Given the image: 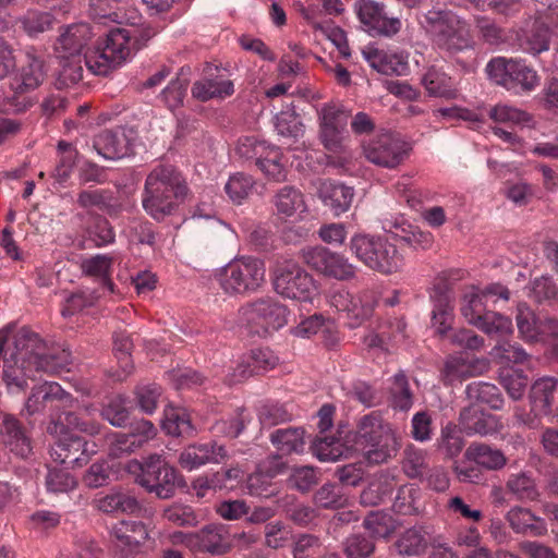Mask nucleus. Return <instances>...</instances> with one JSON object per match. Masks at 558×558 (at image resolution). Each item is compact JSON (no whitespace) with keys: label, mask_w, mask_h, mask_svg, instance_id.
<instances>
[{"label":"nucleus","mask_w":558,"mask_h":558,"mask_svg":"<svg viewBox=\"0 0 558 558\" xmlns=\"http://www.w3.org/2000/svg\"><path fill=\"white\" fill-rule=\"evenodd\" d=\"M304 434L299 427L279 428L270 435V440L282 454L300 453L305 447Z\"/></svg>","instance_id":"48"},{"label":"nucleus","mask_w":558,"mask_h":558,"mask_svg":"<svg viewBox=\"0 0 558 558\" xmlns=\"http://www.w3.org/2000/svg\"><path fill=\"white\" fill-rule=\"evenodd\" d=\"M488 363L484 359H469L464 355H449L440 369L445 385H453L486 372Z\"/></svg>","instance_id":"26"},{"label":"nucleus","mask_w":558,"mask_h":558,"mask_svg":"<svg viewBox=\"0 0 558 558\" xmlns=\"http://www.w3.org/2000/svg\"><path fill=\"white\" fill-rule=\"evenodd\" d=\"M459 424L468 436H487L499 432L502 427L500 418L484 411L478 404L471 403L461 410Z\"/></svg>","instance_id":"24"},{"label":"nucleus","mask_w":558,"mask_h":558,"mask_svg":"<svg viewBox=\"0 0 558 558\" xmlns=\"http://www.w3.org/2000/svg\"><path fill=\"white\" fill-rule=\"evenodd\" d=\"M323 550L320 538L313 534H299L292 546L293 558H317Z\"/></svg>","instance_id":"64"},{"label":"nucleus","mask_w":558,"mask_h":558,"mask_svg":"<svg viewBox=\"0 0 558 558\" xmlns=\"http://www.w3.org/2000/svg\"><path fill=\"white\" fill-rule=\"evenodd\" d=\"M14 351L4 356L2 379L11 391H23L37 374H56L71 363V353L49 347L38 333L24 326L12 336Z\"/></svg>","instance_id":"1"},{"label":"nucleus","mask_w":558,"mask_h":558,"mask_svg":"<svg viewBox=\"0 0 558 558\" xmlns=\"http://www.w3.org/2000/svg\"><path fill=\"white\" fill-rule=\"evenodd\" d=\"M148 535L142 521L121 520L113 524L110 537L114 558H136Z\"/></svg>","instance_id":"16"},{"label":"nucleus","mask_w":558,"mask_h":558,"mask_svg":"<svg viewBox=\"0 0 558 558\" xmlns=\"http://www.w3.org/2000/svg\"><path fill=\"white\" fill-rule=\"evenodd\" d=\"M303 263L313 270L337 280H349L355 275V268L348 259L325 246H308L300 252Z\"/></svg>","instance_id":"14"},{"label":"nucleus","mask_w":558,"mask_h":558,"mask_svg":"<svg viewBox=\"0 0 558 558\" xmlns=\"http://www.w3.org/2000/svg\"><path fill=\"white\" fill-rule=\"evenodd\" d=\"M348 434L354 451L362 452L371 463L386 462L395 457L400 448L391 425L376 411L361 417L356 430Z\"/></svg>","instance_id":"4"},{"label":"nucleus","mask_w":558,"mask_h":558,"mask_svg":"<svg viewBox=\"0 0 558 558\" xmlns=\"http://www.w3.org/2000/svg\"><path fill=\"white\" fill-rule=\"evenodd\" d=\"M64 418L58 416L54 423V430L57 432L58 425L63 428L78 430L88 435H96L100 432V424L93 418V413L96 411L92 404L78 407L76 410H62Z\"/></svg>","instance_id":"34"},{"label":"nucleus","mask_w":558,"mask_h":558,"mask_svg":"<svg viewBox=\"0 0 558 558\" xmlns=\"http://www.w3.org/2000/svg\"><path fill=\"white\" fill-rule=\"evenodd\" d=\"M99 289L84 287L72 292L65 300L61 308L64 317L73 316L86 308L95 306L100 299L106 298Z\"/></svg>","instance_id":"45"},{"label":"nucleus","mask_w":558,"mask_h":558,"mask_svg":"<svg viewBox=\"0 0 558 558\" xmlns=\"http://www.w3.org/2000/svg\"><path fill=\"white\" fill-rule=\"evenodd\" d=\"M129 400L121 395L112 397L107 404L102 407L101 416L116 427H122L129 420Z\"/></svg>","instance_id":"59"},{"label":"nucleus","mask_w":558,"mask_h":558,"mask_svg":"<svg viewBox=\"0 0 558 558\" xmlns=\"http://www.w3.org/2000/svg\"><path fill=\"white\" fill-rule=\"evenodd\" d=\"M421 24L439 50L456 54L474 46L469 24L450 10H429Z\"/></svg>","instance_id":"5"},{"label":"nucleus","mask_w":558,"mask_h":558,"mask_svg":"<svg viewBox=\"0 0 558 558\" xmlns=\"http://www.w3.org/2000/svg\"><path fill=\"white\" fill-rule=\"evenodd\" d=\"M137 133L132 126H117L101 131L94 138V148L105 159L116 160L129 156Z\"/></svg>","instance_id":"21"},{"label":"nucleus","mask_w":558,"mask_h":558,"mask_svg":"<svg viewBox=\"0 0 558 558\" xmlns=\"http://www.w3.org/2000/svg\"><path fill=\"white\" fill-rule=\"evenodd\" d=\"M282 154L278 147L270 146L267 151L259 157L256 167L270 180L283 181L287 177V169L282 162Z\"/></svg>","instance_id":"53"},{"label":"nucleus","mask_w":558,"mask_h":558,"mask_svg":"<svg viewBox=\"0 0 558 558\" xmlns=\"http://www.w3.org/2000/svg\"><path fill=\"white\" fill-rule=\"evenodd\" d=\"M421 83L429 96L447 99L456 97L457 90L452 78L439 68H428L422 75Z\"/></svg>","instance_id":"43"},{"label":"nucleus","mask_w":558,"mask_h":558,"mask_svg":"<svg viewBox=\"0 0 558 558\" xmlns=\"http://www.w3.org/2000/svg\"><path fill=\"white\" fill-rule=\"evenodd\" d=\"M86 442L78 436L65 434L51 447L50 456L56 462L66 466H83L89 460Z\"/></svg>","instance_id":"31"},{"label":"nucleus","mask_w":558,"mask_h":558,"mask_svg":"<svg viewBox=\"0 0 558 558\" xmlns=\"http://www.w3.org/2000/svg\"><path fill=\"white\" fill-rule=\"evenodd\" d=\"M47 75L44 59L34 53H26V61L20 71V83L10 96L0 97V111L7 113L23 112L33 105L25 94L39 87Z\"/></svg>","instance_id":"11"},{"label":"nucleus","mask_w":558,"mask_h":558,"mask_svg":"<svg viewBox=\"0 0 558 558\" xmlns=\"http://www.w3.org/2000/svg\"><path fill=\"white\" fill-rule=\"evenodd\" d=\"M392 492V482L383 477L372 482L361 494V504L364 506L380 505Z\"/></svg>","instance_id":"63"},{"label":"nucleus","mask_w":558,"mask_h":558,"mask_svg":"<svg viewBox=\"0 0 558 558\" xmlns=\"http://www.w3.org/2000/svg\"><path fill=\"white\" fill-rule=\"evenodd\" d=\"M187 193L183 174L173 166L159 165L146 177L142 206L153 219L161 221L177 211Z\"/></svg>","instance_id":"3"},{"label":"nucleus","mask_w":558,"mask_h":558,"mask_svg":"<svg viewBox=\"0 0 558 558\" xmlns=\"http://www.w3.org/2000/svg\"><path fill=\"white\" fill-rule=\"evenodd\" d=\"M162 428L175 437H191L195 434L190 414L182 408H170L165 411Z\"/></svg>","instance_id":"49"},{"label":"nucleus","mask_w":558,"mask_h":558,"mask_svg":"<svg viewBox=\"0 0 558 558\" xmlns=\"http://www.w3.org/2000/svg\"><path fill=\"white\" fill-rule=\"evenodd\" d=\"M353 195L351 187L330 180L322 181L318 186L319 198L337 216L349 209Z\"/></svg>","instance_id":"36"},{"label":"nucleus","mask_w":558,"mask_h":558,"mask_svg":"<svg viewBox=\"0 0 558 558\" xmlns=\"http://www.w3.org/2000/svg\"><path fill=\"white\" fill-rule=\"evenodd\" d=\"M157 34L151 26L141 28L116 27L98 40L94 50L85 57L87 70L95 75H108L126 62Z\"/></svg>","instance_id":"2"},{"label":"nucleus","mask_w":558,"mask_h":558,"mask_svg":"<svg viewBox=\"0 0 558 558\" xmlns=\"http://www.w3.org/2000/svg\"><path fill=\"white\" fill-rule=\"evenodd\" d=\"M499 381L513 400H520L529 384V378L523 371L513 368H504L499 373Z\"/></svg>","instance_id":"56"},{"label":"nucleus","mask_w":558,"mask_h":558,"mask_svg":"<svg viewBox=\"0 0 558 558\" xmlns=\"http://www.w3.org/2000/svg\"><path fill=\"white\" fill-rule=\"evenodd\" d=\"M506 520L518 534L543 536L547 533L545 520L536 517L527 508L519 506L511 508L506 514Z\"/></svg>","instance_id":"35"},{"label":"nucleus","mask_w":558,"mask_h":558,"mask_svg":"<svg viewBox=\"0 0 558 558\" xmlns=\"http://www.w3.org/2000/svg\"><path fill=\"white\" fill-rule=\"evenodd\" d=\"M339 437L320 436L311 445L313 454L322 462H335L341 458H348L354 452L349 434L341 437L342 432H338Z\"/></svg>","instance_id":"33"},{"label":"nucleus","mask_w":558,"mask_h":558,"mask_svg":"<svg viewBox=\"0 0 558 558\" xmlns=\"http://www.w3.org/2000/svg\"><path fill=\"white\" fill-rule=\"evenodd\" d=\"M242 315L254 329L259 333V329L264 332L278 330L287 324V308L279 302L270 299H259L242 308Z\"/></svg>","instance_id":"18"},{"label":"nucleus","mask_w":558,"mask_h":558,"mask_svg":"<svg viewBox=\"0 0 558 558\" xmlns=\"http://www.w3.org/2000/svg\"><path fill=\"white\" fill-rule=\"evenodd\" d=\"M319 135L324 147L338 151L341 146L342 133L348 125L349 112L340 105H325L318 112Z\"/></svg>","instance_id":"22"},{"label":"nucleus","mask_w":558,"mask_h":558,"mask_svg":"<svg viewBox=\"0 0 558 558\" xmlns=\"http://www.w3.org/2000/svg\"><path fill=\"white\" fill-rule=\"evenodd\" d=\"M465 393L471 403L487 404L492 410H501L505 403L499 388L486 381H473L465 388Z\"/></svg>","instance_id":"44"},{"label":"nucleus","mask_w":558,"mask_h":558,"mask_svg":"<svg viewBox=\"0 0 558 558\" xmlns=\"http://www.w3.org/2000/svg\"><path fill=\"white\" fill-rule=\"evenodd\" d=\"M434 308L432 311V328L441 339L451 344L478 350L483 345V338L471 330H453V296L446 284H438L432 294Z\"/></svg>","instance_id":"6"},{"label":"nucleus","mask_w":558,"mask_h":558,"mask_svg":"<svg viewBox=\"0 0 558 558\" xmlns=\"http://www.w3.org/2000/svg\"><path fill=\"white\" fill-rule=\"evenodd\" d=\"M426 452L413 445L404 449L402 469L411 477H420L427 471Z\"/></svg>","instance_id":"60"},{"label":"nucleus","mask_w":558,"mask_h":558,"mask_svg":"<svg viewBox=\"0 0 558 558\" xmlns=\"http://www.w3.org/2000/svg\"><path fill=\"white\" fill-rule=\"evenodd\" d=\"M389 404L396 411L408 412L414 404V393L409 378L400 371L388 379Z\"/></svg>","instance_id":"39"},{"label":"nucleus","mask_w":558,"mask_h":558,"mask_svg":"<svg viewBox=\"0 0 558 558\" xmlns=\"http://www.w3.org/2000/svg\"><path fill=\"white\" fill-rule=\"evenodd\" d=\"M218 281L228 294L254 292L265 282V265L254 257L234 259L220 270Z\"/></svg>","instance_id":"9"},{"label":"nucleus","mask_w":558,"mask_h":558,"mask_svg":"<svg viewBox=\"0 0 558 558\" xmlns=\"http://www.w3.org/2000/svg\"><path fill=\"white\" fill-rule=\"evenodd\" d=\"M557 388L558 380L554 377H543L535 380L530 391L531 411L533 415L523 414L519 408H515L514 415L518 421L530 428L538 427V417L551 414Z\"/></svg>","instance_id":"17"},{"label":"nucleus","mask_w":558,"mask_h":558,"mask_svg":"<svg viewBox=\"0 0 558 558\" xmlns=\"http://www.w3.org/2000/svg\"><path fill=\"white\" fill-rule=\"evenodd\" d=\"M112 201V193L106 190H85L77 196V204L82 208L97 207L110 216H117L120 211V206L113 204Z\"/></svg>","instance_id":"50"},{"label":"nucleus","mask_w":558,"mask_h":558,"mask_svg":"<svg viewBox=\"0 0 558 558\" xmlns=\"http://www.w3.org/2000/svg\"><path fill=\"white\" fill-rule=\"evenodd\" d=\"M278 363V357L268 349H255L250 354L242 357L232 373L228 374L226 381L228 385H234L244 379L260 375L272 369Z\"/></svg>","instance_id":"23"},{"label":"nucleus","mask_w":558,"mask_h":558,"mask_svg":"<svg viewBox=\"0 0 558 558\" xmlns=\"http://www.w3.org/2000/svg\"><path fill=\"white\" fill-rule=\"evenodd\" d=\"M475 27L483 41L489 46L500 47L501 45L513 46L514 28H501L493 20L486 16H478L475 20Z\"/></svg>","instance_id":"46"},{"label":"nucleus","mask_w":558,"mask_h":558,"mask_svg":"<svg viewBox=\"0 0 558 558\" xmlns=\"http://www.w3.org/2000/svg\"><path fill=\"white\" fill-rule=\"evenodd\" d=\"M272 283L278 294L300 302H312L317 295L313 277L294 262L277 264Z\"/></svg>","instance_id":"12"},{"label":"nucleus","mask_w":558,"mask_h":558,"mask_svg":"<svg viewBox=\"0 0 558 558\" xmlns=\"http://www.w3.org/2000/svg\"><path fill=\"white\" fill-rule=\"evenodd\" d=\"M461 426L452 422H448L440 429V436L437 438V447L444 451L449 458L457 457L464 447V441L461 436Z\"/></svg>","instance_id":"55"},{"label":"nucleus","mask_w":558,"mask_h":558,"mask_svg":"<svg viewBox=\"0 0 558 558\" xmlns=\"http://www.w3.org/2000/svg\"><path fill=\"white\" fill-rule=\"evenodd\" d=\"M93 49L86 51L84 57ZM61 59V69L58 74V78L56 81V86L58 88H65L71 85L78 83L83 78V60L85 58L82 57H59ZM86 64V61H84Z\"/></svg>","instance_id":"52"},{"label":"nucleus","mask_w":558,"mask_h":558,"mask_svg":"<svg viewBox=\"0 0 558 558\" xmlns=\"http://www.w3.org/2000/svg\"><path fill=\"white\" fill-rule=\"evenodd\" d=\"M157 429L150 421L142 420L131 425L129 433H116L111 442L110 453L119 457L134 452L153 439Z\"/></svg>","instance_id":"27"},{"label":"nucleus","mask_w":558,"mask_h":558,"mask_svg":"<svg viewBox=\"0 0 558 558\" xmlns=\"http://www.w3.org/2000/svg\"><path fill=\"white\" fill-rule=\"evenodd\" d=\"M45 484L48 492L63 494L74 490L77 486V480L64 469H49Z\"/></svg>","instance_id":"61"},{"label":"nucleus","mask_w":558,"mask_h":558,"mask_svg":"<svg viewBox=\"0 0 558 558\" xmlns=\"http://www.w3.org/2000/svg\"><path fill=\"white\" fill-rule=\"evenodd\" d=\"M94 35L93 27L87 23L66 26L54 44L58 57H81L80 52Z\"/></svg>","instance_id":"30"},{"label":"nucleus","mask_w":558,"mask_h":558,"mask_svg":"<svg viewBox=\"0 0 558 558\" xmlns=\"http://www.w3.org/2000/svg\"><path fill=\"white\" fill-rule=\"evenodd\" d=\"M113 258L109 255L98 254L82 262L85 275L98 279L99 289L104 294H114L116 284L111 280Z\"/></svg>","instance_id":"37"},{"label":"nucleus","mask_w":558,"mask_h":558,"mask_svg":"<svg viewBox=\"0 0 558 558\" xmlns=\"http://www.w3.org/2000/svg\"><path fill=\"white\" fill-rule=\"evenodd\" d=\"M486 300L478 291L464 296L461 313L464 318L490 336H504L512 331L511 320L494 311L487 310Z\"/></svg>","instance_id":"13"},{"label":"nucleus","mask_w":558,"mask_h":558,"mask_svg":"<svg viewBox=\"0 0 558 558\" xmlns=\"http://www.w3.org/2000/svg\"><path fill=\"white\" fill-rule=\"evenodd\" d=\"M506 489L519 500L534 501L539 496L535 481L527 472L510 474L506 482Z\"/></svg>","instance_id":"51"},{"label":"nucleus","mask_w":558,"mask_h":558,"mask_svg":"<svg viewBox=\"0 0 558 558\" xmlns=\"http://www.w3.org/2000/svg\"><path fill=\"white\" fill-rule=\"evenodd\" d=\"M274 205L277 213L284 217L301 214L306 209L302 192L290 185H286L277 192L274 198Z\"/></svg>","instance_id":"47"},{"label":"nucleus","mask_w":558,"mask_h":558,"mask_svg":"<svg viewBox=\"0 0 558 558\" xmlns=\"http://www.w3.org/2000/svg\"><path fill=\"white\" fill-rule=\"evenodd\" d=\"M428 539L422 527L408 529L396 543L397 549L403 556H418L426 549Z\"/></svg>","instance_id":"54"},{"label":"nucleus","mask_w":558,"mask_h":558,"mask_svg":"<svg viewBox=\"0 0 558 558\" xmlns=\"http://www.w3.org/2000/svg\"><path fill=\"white\" fill-rule=\"evenodd\" d=\"M364 155L374 165L395 168L407 155V143L392 133H381L371 138L364 146Z\"/></svg>","instance_id":"19"},{"label":"nucleus","mask_w":558,"mask_h":558,"mask_svg":"<svg viewBox=\"0 0 558 558\" xmlns=\"http://www.w3.org/2000/svg\"><path fill=\"white\" fill-rule=\"evenodd\" d=\"M197 539L202 550L214 555L226 554L231 548L230 535L223 525H206L198 532Z\"/></svg>","instance_id":"41"},{"label":"nucleus","mask_w":558,"mask_h":558,"mask_svg":"<svg viewBox=\"0 0 558 558\" xmlns=\"http://www.w3.org/2000/svg\"><path fill=\"white\" fill-rule=\"evenodd\" d=\"M75 400L56 381L35 385L21 411L22 416L48 415L54 424L61 410L73 409Z\"/></svg>","instance_id":"10"},{"label":"nucleus","mask_w":558,"mask_h":558,"mask_svg":"<svg viewBox=\"0 0 558 558\" xmlns=\"http://www.w3.org/2000/svg\"><path fill=\"white\" fill-rule=\"evenodd\" d=\"M363 56L369 65L385 75H402L408 69V63L401 56L388 54L376 48H366Z\"/></svg>","instance_id":"40"},{"label":"nucleus","mask_w":558,"mask_h":558,"mask_svg":"<svg viewBox=\"0 0 558 558\" xmlns=\"http://www.w3.org/2000/svg\"><path fill=\"white\" fill-rule=\"evenodd\" d=\"M228 458V452L217 441L194 444L187 446L180 454V464L185 470H194L207 463H221Z\"/></svg>","instance_id":"29"},{"label":"nucleus","mask_w":558,"mask_h":558,"mask_svg":"<svg viewBox=\"0 0 558 558\" xmlns=\"http://www.w3.org/2000/svg\"><path fill=\"white\" fill-rule=\"evenodd\" d=\"M191 93L195 99L205 102L231 96L234 93V86L233 82L220 73L218 68H207L205 76L194 82Z\"/></svg>","instance_id":"25"},{"label":"nucleus","mask_w":558,"mask_h":558,"mask_svg":"<svg viewBox=\"0 0 558 558\" xmlns=\"http://www.w3.org/2000/svg\"><path fill=\"white\" fill-rule=\"evenodd\" d=\"M488 114L495 122L510 125H525L532 121L529 112L509 105H496L490 108Z\"/></svg>","instance_id":"58"},{"label":"nucleus","mask_w":558,"mask_h":558,"mask_svg":"<svg viewBox=\"0 0 558 558\" xmlns=\"http://www.w3.org/2000/svg\"><path fill=\"white\" fill-rule=\"evenodd\" d=\"M265 545L272 549L284 547L292 536L291 527L282 521H270L264 527Z\"/></svg>","instance_id":"62"},{"label":"nucleus","mask_w":558,"mask_h":558,"mask_svg":"<svg viewBox=\"0 0 558 558\" xmlns=\"http://www.w3.org/2000/svg\"><path fill=\"white\" fill-rule=\"evenodd\" d=\"M490 81L513 95L533 92L539 84V76L525 61L513 58L496 57L486 65Z\"/></svg>","instance_id":"8"},{"label":"nucleus","mask_w":558,"mask_h":558,"mask_svg":"<svg viewBox=\"0 0 558 558\" xmlns=\"http://www.w3.org/2000/svg\"><path fill=\"white\" fill-rule=\"evenodd\" d=\"M175 469L170 466L159 454L146 459V473L141 477L140 485L161 499L170 498L175 492Z\"/></svg>","instance_id":"20"},{"label":"nucleus","mask_w":558,"mask_h":558,"mask_svg":"<svg viewBox=\"0 0 558 558\" xmlns=\"http://www.w3.org/2000/svg\"><path fill=\"white\" fill-rule=\"evenodd\" d=\"M464 456L486 470L498 471L507 464V458L504 452L486 444H471L466 448Z\"/></svg>","instance_id":"42"},{"label":"nucleus","mask_w":558,"mask_h":558,"mask_svg":"<svg viewBox=\"0 0 558 558\" xmlns=\"http://www.w3.org/2000/svg\"><path fill=\"white\" fill-rule=\"evenodd\" d=\"M354 11L364 29L375 36L393 37L401 27L399 17L389 16L386 5L375 0H356Z\"/></svg>","instance_id":"15"},{"label":"nucleus","mask_w":558,"mask_h":558,"mask_svg":"<svg viewBox=\"0 0 558 558\" xmlns=\"http://www.w3.org/2000/svg\"><path fill=\"white\" fill-rule=\"evenodd\" d=\"M97 509L105 513H129L141 511L136 497L126 489H112L106 496L96 500Z\"/></svg>","instance_id":"38"},{"label":"nucleus","mask_w":558,"mask_h":558,"mask_svg":"<svg viewBox=\"0 0 558 558\" xmlns=\"http://www.w3.org/2000/svg\"><path fill=\"white\" fill-rule=\"evenodd\" d=\"M0 437L2 442L19 457L26 458L32 451L31 438L26 429L12 414H3Z\"/></svg>","instance_id":"32"},{"label":"nucleus","mask_w":558,"mask_h":558,"mask_svg":"<svg viewBox=\"0 0 558 558\" xmlns=\"http://www.w3.org/2000/svg\"><path fill=\"white\" fill-rule=\"evenodd\" d=\"M132 348L133 341L126 332L119 331L113 335V352L123 373L118 375L119 380H123L132 371L133 365L130 359Z\"/></svg>","instance_id":"57"},{"label":"nucleus","mask_w":558,"mask_h":558,"mask_svg":"<svg viewBox=\"0 0 558 558\" xmlns=\"http://www.w3.org/2000/svg\"><path fill=\"white\" fill-rule=\"evenodd\" d=\"M350 248L368 268L380 274H392L403 265V256L396 244L380 236L356 234L351 239Z\"/></svg>","instance_id":"7"},{"label":"nucleus","mask_w":558,"mask_h":558,"mask_svg":"<svg viewBox=\"0 0 558 558\" xmlns=\"http://www.w3.org/2000/svg\"><path fill=\"white\" fill-rule=\"evenodd\" d=\"M550 28L542 21L534 20L526 28L513 31V46L523 52L536 56L549 49Z\"/></svg>","instance_id":"28"}]
</instances>
